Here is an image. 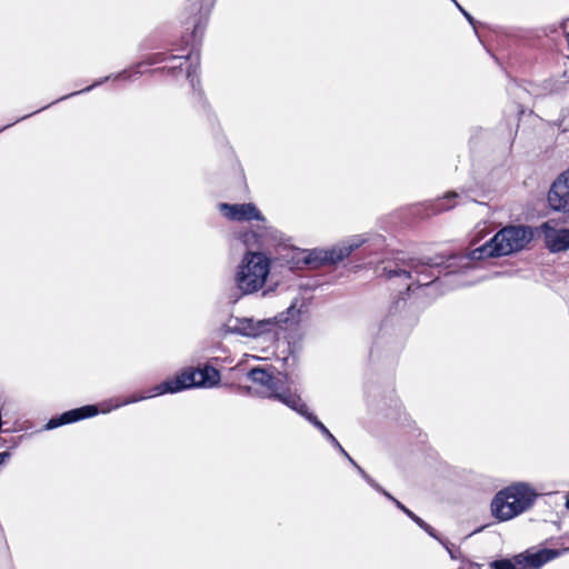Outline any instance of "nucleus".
I'll use <instances>...</instances> for the list:
<instances>
[{
	"label": "nucleus",
	"instance_id": "nucleus-1",
	"mask_svg": "<svg viewBox=\"0 0 569 569\" xmlns=\"http://www.w3.org/2000/svg\"><path fill=\"white\" fill-rule=\"evenodd\" d=\"M533 238L530 227L507 226L498 231L483 246L473 249L469 253L471 260H480L490 257H501L522 250Z\"/></svg>",
	"mask_w": 569,
	"mask_h": 569
},
{
	"label": "nucleus",
	"instance_id": "nucleus-2",
	"mask_svg": "<svg viewBox=\"0 0 569 569\" xmlns=\"http://www.w3.org/2000/svg\"><path fill=\"white\" fill-rule=\"evenodd\" d=\"M271 260L262 252L248 251L234 272V284L242 295H252L267 283Z\"/></svg>",
	"mask_w": 569,
	"mask_h": 569
},
{
	"label": "nucleus",
	"instance_id": "nucleus-3",
	"mask_svg": "<svg viewBox=\"0 0 569 569\" xmlns=\"http://www.w3.org/2000/svg\"><path fill=\"white\" fill-rule=\"evenodd\" d=\"M536 498L526 483H516L499 491L492 502L491 512L500 521H507L529 509Z\"/></svg>",
	"mask_w": 569,
	"mask_h": 569
},
{
	"label": "nucleus",
	"instance_id": "nucleus-4",
	"mask_svg": "<svg viewBox=\"0 0 569 569\" xmlns=\"http://www.w3.org/2000/svg\"><path fill=\"white\" fill-rule=\"evenodd\" d=\"M216 0H189L190 18L186 21V29L191 31L192 37V49L187 56L180 54V59L186 58L190 61V67L187 70V78L190 80L192 87L196 86L198 79L194 76L197 66L199 63V54L194 49V43L199 41L203 33L207 18L213 8Z\"/></svg>",
	"mask_w": 569,
	"mask_h": 569
},
{
	"label": "nucleus",
	"instance_id": "nucleus-5",
	"mask_svg": "<svg viewBox=\"0 0 569 569\" xmlns=\"http://www.w3.org/2000/svg\"><path fill=\"white\" fill-rule=\"evenodd\" d=\"M249 379L259 385L262 390L260 396L280 401L290 409L295 410L302 401L297 392L291 391L287 386V381L280 377L273 376L272 372L262 369L253 368L248 372Z\"/></svg>",
	"mask_w": 569,
	"mask_h": 569
},
{
	"label": "nucleus",
	"instance_id": "nucleus-6",
	"mask_svg": "<svg viewBox=\"0 0 569 569\" xmlns=\"http://www.w3.org/2000/svg\"><path fill=\"white\" fill-rule=\"evenodd\" d=\"M435 267H438V263L433 262L430 258L426 260L411 258L402 261L395 268L385 267L382 274L388 279L405 277L408 280H412L407 287V290H411L415 283L418 287L431 284L438 278Z\"/></svg>",
	"mask_w": 569,
	"mask_h": 569
},
{
	"label": "nucleus",
	"instance_id": "nucleus-7",
	"mask_svg": "<svg viewBox=\"0 0 569 569\" xmlns=\"http://www.w3.org/2000/svg\"><path fill=\"white\" fill-rule=\"evenodd\" d=\"M560 551L555 549L530 548L513 556L511 559H500L491 563L492 569H540L547 562L556 559Z\"/></svg>",
	"mask_w": 569,
	"mask_h": 569
},
{
	"label": "nucleus",
	"instance_id": "nucleus-8",
	"mask_svg": "<svg viewBox=\"0 0 569 569\" xmlns=\"http://www.w3.org/2000/svg\"><path fill=\"white\" fill-rule=\"evenodd\" d=\"M366 242L363 236H353L348 240L338 243L331 249H315L305 259L306 263L319 266L322 263H337L349 257L352 251Z\"/></svg>",
	"mask_w": 569,
	"mask_h": 569
},
{
	"label": "nucleus",
	"instance_id": "nucleus-9",
	"mask_svg": "<svg viewBox=\"0 0 569 569\" xmlns=\"http://www.w3.org/2000/svg\"><path fill=\"white\" fill-rule=\"evenodd\" d=\"M219 381V371L210 366L190 368L180 373V389L213 388Z\"/></svg>",
	"mask_w": 569,
	"mask_h": 569
},
{
	"label": "nucleus",
	"instance_id": "nucleus-10",
	"mask_svg": "<svg viewBox=\"0 0 569 569\" xmlns=\"http://www.w3.org/2000/svg\"><path fill=\"white\" fill-rule=\"evenodd\" d=\"M547 202L552 211L569 216V168L551 183Z\"/></svg>",
	"mask_w": 569,
	"mask_h": 569
},
{
	"label": "nucleus",
	"instance_id": "nucleus-11",
	"mask_svg": "<svg viewBox=\"0 0 569 569\" xmlns=\"http://www.w3.org/2000/svg\"><path fill=\"white\" fill-rule=\"evenodd\" d=\"M220 211L224 217L233 221L264 220L263 216L253 203H221Z\"/></svg>",
	"mask_w": 569,
	"mask_h": 569
},
{
	"label": "nucleus",
	"instance_id": "nucleus-12",
	"mask_svg": "<svg viewBox=\"0 0 569 569\" xmlns=\"http://www.w3.org/2000/svg\"><path fill=\"white\" fill-rule=\"evenodd\" d=\"M177 391H178V376L172 377L171 379L154 386L148 393H143V395H139V396H134L133 395V396L128 397L121 403H116L113 407L102 408L101 412L102 413H108L112 409L119 408L121 406H126V405L134 403V402H138V401H141V400L150 399V398H153L156 396L164 395V393H168V392L173 393V392H177Z\"/></svg>",
	"mask_w": 569,
	"mask_h": 569
},
{
	"label": "nucleus",
	"instance_id": "nucleus-13",
	"mask_svg": "<svg viewBox=\"0 0 569 569\" xmlns=\"http://www.w3.org/2000/svg\"><path fill=\"white\" fill-rule=\"evenodd\" d=\"M98 413H99V409L97 406H93V405L83 406L81 408H77V409H72L67 412H63L62 415H60L57 418H51L47 422L44 429L52 430V429H56L63 425L72 423V422L79 421L84 418L94 417Z\"/></svg>",
	"mask_w": 569,
	"mask_h": 569
},
{
	"label": "nucleus",
	"instance_id": "nucleus-14",
	"mask_svg": "<svg viewBox=\"0 0 569 569\" xmlns=\"http://www.w3.org/2000/svg\"><path fill=\"white\" fill-rule=\"evenodd\" d=\"M295 411L311 422L332 443L333 447H336L355 467L357 466L356 461L346 452V450L342 448L336 437L329 431V429L308 410L306 403L301 401Z\"/></svg>",
	"mask_w": 569,
	"mask_h": 569
},
{
	"label": "nucleus",
	"instance_id": "nucleus-15",
	"mask_svg": "<svg viewBox=\"0 0 569 569\" xmlns=\"http://www.w3.org/2000/svg\"><path fill=\"white\" fill-rule=\"evenodd\" d=\"M270 326H272V321L269 319L254 321L250 318H242L236 320L232 329L242 336L256 337L268 330Z\"/></svg>",
	"mask_w": 569,
	"mask_h": 569
},
{
	"label": "nucleus",
	"instance_id": "nucleus-16",
	"mask_svg": "<svg viewBox=\"0 0 569 569\" xmlns=\"http://www.w3.org/2000/svg\"><path fill=\"white\" fill-rule=\"evenodd\" d=\"M546 241L549 249L553 252L569 249V230H548L546 232Z\"/></svg>",
	"mask_w": 569,
	"mask_h": 569
},
{
	"label": "nucleus",
	"instance_id": "nucleus-17",
	"mask_svg": "<svg viewBox=\"0 0 569 569\" xmlns=\"http://www.w3.org/2000/svg\"><path fill=\"white\" fill-rule=\"evenodd\" d=\"M396 506L401 511H403L408 517H410L420 528L426 530L429 535H433L431 527L428 523H426L421 518L416 516L412 511H410L408 508H406L400 501H396Z\"/></svg>",
	"mask_w": 569,
	"mask_h": 569
},
{
	"label": "nucleus",
	"instance_id": "nucleus-18",
	"mask_svg": "<svg viewBox=\"0 0 569 569\" xmlns=\"http://www.w3.org/2000/svg\"><path fill=\"white\" fill-rule=\"evenodd\" d=\"M261 234L252 231H246L240 234L241 241L248 247V248H254L261 246Z\"/></svg>",
	"mask_w": 569,
	"mask_h": 569
},
{
	"label": "nucleus",
	"instance_id": "nucleus-19",
	"mask_svg": "<svg viewBox=\"0 0 569 569\" xmlns=\"http://www.w3.org/2000/svg\"><path fill=\"white\" fill-rule=\"evenodd\" d=\"M357 470L359 471V473L363 477V479H366V481L372 486L376 490L380 491L381 493H383L388 499H390L391 501H393L396 503V501H398L396 498H393L389 492H387L386 490H383L372 478H370L366 471L360 467V466H356Z\"/></svg>",
	"mask_w": 569,
	"mask_h": 569
},
{
	"label": "nucleus",
	"instance_id": "nucleus-20",
	"mask_svg": "<svg viewBox=\"0 0 569 569\" xmlns=\"http://www.w3.org/2000/svg\"><path fill=\"white\" fill-rule=\"evenodd\" d=\"M457 197V193L455 192H450L448 193L443 199L439 200L436 204V211L437 212H441V211H445V210H448L450 208L453 207V204H447V202L452 199V198H456Z\"/></svg>",
	"mask_w": 569,
	"mask_h": 569
},
{
	"label": "nucleus",
	"instance_id": "nucleus-21",
	"mask_svg": "<svg viewBox=\"0 0 569 569\" xmlns=\"http://www.w3.org/2000/svg\"><path fill=\"white\" fill-rule=\"evenodd\" d=\"M297 306H298V300H295L290 307L288 308L287 312H288V317L287 319H292L295 320L296 318H298V316L300 315L301 312V309H297Z\"/></svg>",
	"mask_w": 569,
	"mask_h": 569
},
{
	"label": "nucleus",
	"instance_id": "nucleus-22",
	"mask_svg": "<svg viewBox=\"0 0 569 569\" xmlns=\"http://www.w3.org/2000/svg\"><path fill=\"white\" fill-rule=\"evenodd\" d=\"M9 457H10L9 452H1L0 453V466L3 465L9 459Z\"/></svg>",
	"mask_w": 569,
	"mask_h": 569
},
{
	"label": "nucleus",
	"instance_id": "nucleus-23",
	"mask_svg": "<svg viewBox=\"0 0 569 569\" xmlns=\"http://www.w3.org/2000/svg\"><path fill=\"white\" fill-rule=\"evenodd\" d=\"M243 390H244L247 393H251V388H250V387H246V388H243Z\"/></svg>",
	"mask_w": 569,
	"mask_h": 569
},
{
	"label": "nucleus",
	"instance_id": "nucleus-24",
	"mask_svg": "<svg viewBox=\"0 0 569 569\" xmlns=\"http://www.w3.org/2000/svg\"><path fill=\"white\" fill-rule=\"evenodd\" d=\"M93 87H96V84H92V86H90V87L86 88L83 91H89V90H90L91 88H93Z\"/></svg>",
	"mask_w": 569,
	"mask_h": 569
},
{
	"label": "nucleus",
	"instance_id": "nucleus-25",
	"mask_svg": "<svg viewBox=\"0 0 569 569\" xmlns=\"http://www.w3.org/2000/svg\"><path fill=\"white\" fill-rule=\"evenodd\" d=\"M566 507L569 509V497L567 498Z\"/></svg>",
	"mask_w": 569,
	"mask_h": 569
}]
</instances>
